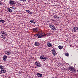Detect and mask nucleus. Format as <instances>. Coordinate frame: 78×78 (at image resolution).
I'll list each match as a JSON object with an SVG mask.
<instances>
[{
    "instance_id": "0eeeda50",
    "label": "nucleus",
    "mask_w": 78,
    "mask_h": 78,
    "mask_svg": "<svg viewBox=\"0 0 78 78\" xmlns=\"http://www.w3.org/2000/svg\"><path fill=\"white\" fill-rule=\"evenodd\" d=\"M7 58H8V56L5 55L3 57V60L4 61H6V60Z\"/></svg>"
},
{
    "instance_id": "473e14b6",
    "label": "nucleus",
    "mask_w": 78,
    "mask_h": 78,
    "mask_svg": "<svg viewBox=\"0 0 78 78\" xmlns=\"http://www.w3.org/2000/svg\"><path fill=\"white\" fill-rule=\"evenodd\" d=\"M23 2H25V1H26V0H22V1Z\"/></svg>"
},
{
    "instance_id": "393cba45",
    "label": "nucleus",
    "mask_w": 78,
    "mask_h": 78,
    "mask_svg": "<svg viewBox=\"0 0 78 78\" xmlns=\"http://www.w3.org/2000/svg\"><path fill=\"white\" fill-rule=\"evenodd\" d=\"M54 17H55V18H59V17H58V16H54Z\"/></svg>"
},
{
    "instance_id": "f257e3e1",
    "label": "nucleus",
    "mask_w": 78,
    "mask_h": 78,
    "mask_svg": "<svg viewBox=\"0 0 78 78\" xmlns=\"http://www.w3.org/2000/svg\"><path fill=\"white\" fill-rule=\"evenodd\" d=\"M49 27L52 31H56V27L54 25L51 24L49 25Z\"/></svg>"
},
{
    "instance_id": "1a4fd4ad",
    "label": "nucleus",
    "mask_w": 78,
    "mask_h": 78,
    "mask_svg": "<svg viewBox=\"0 0 78 78\" xmlns=\"http://www.w3.org/2000/svg\"><path fill=\"white\" fill-rule=\"evenodd\" d=\"M9 3L10 4V5H13V4H15L14 3V2L12 0H10L9 1Z\"/></svg>"
},
{
    "instance_id": "c756f323",
    "label": "nucleus",
    "mask_w": 78,
    "mask_h": 78,
    "mask_svg": "<svg viewBox=\"0 0 78 78\" xmlns=\"http://www.w3.org/2000/svg\"><path fill=\"white\" fill-rule=\"evenodd\" d=\"M44 35H41V37H44Z\"/></svg>"
},
{
    "instance_id": "4468645a",
    "label": "nucleus",
    "mask_w": 78,
    "mask_h": 78,
    "mask_svg": "<svg viewBox=\"0 0 78 78\" xmlns=\"http://www.w3.org/2000/svg\"><path fill=\"white\" fill-rule=\"evenodd\" d=\"M37 75L38 76H39V77H42V75L39 73H37Z\"/></svg>"
},
{
    "instance_id": "5701e85b",
    "label": "nucleus",
    "mask_w": 78,
    "mask_h": 78,
    "mask_svg": "<svg viewBox=\"0 0 78 78\" xmlns=\"http://www.w3.org/2000/svg\"><path fill=\"white\" fill-rule=\"evenodd\" d=\"M3 66L2 65H0V69H2L3 68Z\"/></svg>"
},
{
    "instance_id": "f704fd0d",
    "label": "nucleus",
    "mask_w": 78,
    "mask_h": 78,
    "mask_svg": "<svg viewBox=\"0 0 78 78\" xmlns=\"http://www.w3.org/2000/svg\"><path fill=\"white\" fill-rule=\"evenodd\" d=\"M7 53H8V52H5V54H7Z\"/></svg>"
},
{
    "instance_id": "bb28decb",
    "label": "nucleus",
    "mask_w": 78,
    "mask_h": 78,
    "mask_svg": "<svg viewBox=\"0 0 78 78\" xmlns=\"http://www.w3.org/2000/svg\"><path fill=\"white\" fill-rule=\"evenodd\" d=\"M29 14H32V12H30L29 13Z\"/></svg>"
},
{
    "instance_id": "c85d7f7f",
    "label": "nucleus",
    "mask_w": 78,
    "mask_h": 78,
    "mask_svg": "<svg viewBox=\"0 0 78 78\" xmlns=\"http://www.w3.org/2000/svg\"><path fill=\"white\" fill-rule=\"evenodd\" d=\"M2 5V2H0V5Z\"/></svg>"
},
{
    "instance_id": "9b49d317",
    "label": "nucleus",
    "mask_w": 78,
    "mask_h": 78,
    "mask_svg": "<svg viewBox=\"0 0 78 78\" xmlns=\"http://www.w3.org/2000/svg\"><path fill=\"white\" fill-rule=\"evenodd\" d=\"M47 45L49 47H52V44H51V43H48Z\"/></svg>"
},
{
    "instance_id": "a878e982",
    "label": "nucleus",
    "mask_w": 78,
    "mask_h": 78,
    "mask_svg": "<svg viewBox=\"0 0 78 78\" xmlns=\"http://www.w3.org/2000/svg\"><path fill=\"white\" fill-rule=\"evenodd\" d=\"M1 36H2V38H3V39H4L5 38V37H3V35H1Z\"/></svg>"
},
{
    "instance_id": "a19ab883",
    "label": "nucleus",
    "mask_w": 78,
    "mask_h": 78,
    "mask_svg": "<svg viewBox=\"0 0 78 78\" xmlns=\"http://www.w3.org/2000/svg\"><path fill=\"white\" fill-rule=\"evenodd\" d=\"M4 0L5 1L6 0Z\"/></svg>"
},
{
    "instance_id": "7c9ffc66",
    "label": "nucleus",
    "mask_w": 78,
    "mask_h": 78,
    "mask_svg": "<svg viewBox=\"0 0 78 78\" xmlns=\"http://www.w3.org/2000/svg\"><path fill=\"white\" fill-rule=\"evenodd\" d=\"M38 36H41V35L42 34H38Z\"/></svg>"
},
{
    "instance_id": "4c0bfd02",
    "label": "nucleus",
    "mask_w": 78,
    "mask_h": 78,
    "mask_svg": "<svg viewBox=\"0 0 78 78\" xmlns=\"http://www.w3.org/2000/svg\"><path fill=\"white\" fill-rule=\"evenodd\" d=\"M70 47H72V45H70Z\"/></svg>"
},
{
    "instance_id": "20e7f679",
    "label": "nucleus",
    "mask_w": 78,
    "mask_h": 78,
    "mask_svg": "<svg viewBox=\"0 0 78 78\" xmlns=\"http://www.w3.org/2000/svg\"><path fill=\"white\" fill-rule=\"evenodd\" d=\"M40 59L43 61H44L47 59V58L45 57V56H40Z\"/></svg>"
},
{
    "instance_id": "2eb2a0df",
    "label": "nucleus",
    "mask_w": 78,
    "mask_h": 78,
    "mask_svg": "<svg viewBox=\"0 0 78 78\" xmlns=\"http://www.w3.org/2000/svg\"><path fill=\"white\" fill-rule=\"evenodd\" d=\"M63 47L62 46H58V48L59 49H60V50H61L62 49Z\"/></svg>"
},
{
    "instance_id": "f3484780",
    "label": "nucleus",
    "mask_w": 78,
    "mask_h": 78,
    "mask_svg": "<svg viewBox=\"0 0 78 78\" xmlns=\"http://www.w3.org/2000/svg\"><path fill=\"white\" fill-rule=\"evenodd\" d=\"M65 56H69V55L68 53H65Z\"/></svg>"
},
{
    "instance_id": "58836bf2",
    "label": "nucleus",
    "mask_w": 78,
    "mask_h": 78,
    "mask_svg": "<svg viewBox=\"0 0 78 78\" xmlns=\"http://www.w3.org/2000/svg\"><path fill=\"white\" fill-rule=\"evenodd\" d=\"M1 20H0V22H1Z\"/></svg>"
},
{
    "instance_id": "9d476101",
    "label": "nucleus",
    "mask_w": 78,
    "mask_h": 78,
    "mask_svg": "<svg viewBox=\"0 0 78 78\" xmlns=\"http://www.w3.org/2000/svg\"><path fill=\"white\" fill-rule=\"evenodd\" d=\"M29 22H31V23H34V24L36 23V22H35V21L34 20H30Z\"/></svg>"
},
{
    "instance_id": "aec40b11",
    "label": "nucleus",
    "mask_w": 78,
    "mask_h": 78,
    "mask_svg": "<svg viewBox=\"0 0 78 78\" xmlns=\"http://www.w3.org/2000/svg\"><path fill=\"white\" fill-rule=\"evenodd\" d=\"M10 54L11 53H10V52L7 51V55H10Z\"/></svg>"
},
{
    "instance_id": "b1692460",
    "label": "nucleus",
    "mask_w": 78,
    "mask_h": 78,
    "mask_svg": "<svg viewBox=\"0 0 78 78\" xmlns=\"http://www.w3.org/2000/svg\"><path fill=\"white\" fill-rule=\"evenodd\" d=\"M26 11H27V12H28V13H29L30 12V10H26Z\"/></svg>"
},
{
    "instance_id": "72a5a7b5",
    "label": "nucleus",
    "mask_w": 78,
    "mask_h": 78,
    "mask_svg": "<svg viewBox=\"0 0 78 78\" xmlns=\"http://www.w3.org/2000/svg\"><path fill=\"white\" fill-rule=\"evenodd\" d=\"M2 73V72L0 71V74H1Z\"/></svg>"
},
{
    "instance_id": "ddd939ff",
    "label": "nucleus",
    "mask_w": 78,
    "mask_h": 78,
    "mask_svg": "<svg viewBox=\"0 0 78 78\" xmlns=\"http://www.w3.org/2000/svg\"><path fill=\"white\" fill-rule=\"evenodd\" d=\"M7 9L9 11V12H12V9H11L9 8H8Z\"/></svg>"
},
{
    "instance_id": "dca6fc26",
    "label": "nucleus",
    "mask_w": 78,
    "mask_h": 78,
    "mask_svg": "<svg viewBox=\"0 0 78 78\" xmlns=\"http://www.w3.org/2000/svg\"><path fill=\"white\" fill-rule=\"evenodd\" d=\"M52 34H50V33H48L46 35H47V36H50V35H51Z\"/></svg>"
},
{
    "instance_id": "f8f14e48",
    "label": "nucleus",
    "mask_w": 78,
    "mask_h": 78,
    "mask_svg": "<svg viewBox=\"0 0 78 78\" xmlns=\"http://www.w3.org/2000/svg\"><path fill=\"white\" fill-rule=\"evenodd\" d=\"M34 45L35 46H39V42L36 41L34 44Z\"/></svg>"
},
{
    "instance_id": "39448f33",
    "label": "nucleus",
    "mask_w": 78,
    "mask_h": 78,
    "mask_svg": "<svg viewBox=\"0 0 78 78\" xmlns=\"http://www.w3.org/2000/svg\"><path fill=\"white\" fill-rule=\"evenodd\" d=\"M33 30L34 32H37L39 30V28H34L33 29Z\"/></svg>"
},
{
    "instance_id": "6e6552de",
    "label": "nucleus",
    "mask_w": 78,
    "mask_h": 78,
    "mask_svg": "<svg viewBox=\"0 0 78 78\" xmlns=\"http://www.w3.org/2000/svg\"><path fill=\"white\" fill-rule=\"evenodd\" d=\"M35 65L38 67H40L41 66V64H40V63H37V62L35 63Z\"/></svg>"
},
{
    "instance_id": "6ab92c4d",
    "label": "nucleus",
    "mask_w": 78,
    "mask_h": 78,
    "mask_svg": "<svg viewBox=\"0 0 78 78\" xmlns=\"http://www.w3.org/2000/svg\"><path fill=\"white\" fill-rule=\"evenodd\" d=\"M1 22H2V23H5V21L3 20H1Z\"/></svg>"
},
{
    "instance_id": "7ed1b4c3",
    "label": "nucleus",
    "mask_w": 78,
    "mask_h": 78,
    "mask_svg": "<svg viewBox=\"0 0 78 78\" xmlns=\"http://www.w3.org/2000/svg\"><path fill=\"white\" fill-rule=\"evenodd\" d=\"M73 31L74 32H76V33H78V28L77 27H74L73 29Z\"/></svg>"
},
{
    "instance_id": "f03ea898",
    "label": "nucleus",
    "mask_w": 78,
    "mask_h": 78,
    "mask_svg": "<svg viewBox=\"0 0 78 78\" xmlns=\"http://www.w3.org/2000/svg\"><path fill=\"white\" fill-rule=\"evenodd\" d=\"M68 70H70L72 72H76V71L72 67H69Z\"/></svg>"
},
{
    "instance_id": "423d86ee",
    "label": "nucleus",
    "mask_w": 78,
    "mask_h": 78,
    "mask_svg": "<svg viewBox=\"0 0 78 78\" xmlns=\"http://www.w3.org/2000/svg\"><path fill=\"white\" fill-rule=\"evenodd\" d=\"M52 54L54 56H55L57 53H56V51H55V50L54 49L53 50H52Z\"/></svg>"
},
{
    "instance_id": "ea45409f",
    "label": "nucleus",
    "mask_w": 78,
    "mask_h": 78,
    "mask_svg": "<svg viewBox=\"0 0 78 78\" xmlns=\"http://www.w3.org/2000/svg\"><path fill=\"white\" fill-rule=\"evenodd\" d=\"M20 0V1H22V0Z\"/></svg>"
},
{
    "instance_id": "412c9836",
    "label": "nucleus",
    "mask_w": 78,
    "mask_h": 78,
    "mask_svg": "<svg viewBox=\"0 0 78 78\" xmlns=\"http://www.w3.org/2000/svg\"><path fill=\"white\" fill-rule=\"evenodd\" d=\"M2 71L3 73H5L6 72V70H3Z\"/></svg>"
},
{
    "instance_id": "a211bd4d",
    "label": "nucleus",
    "mask_w": 78,
    "mask_h": 78,
    "mask_svg": "<svg viewBox=\"0 0 78 78\" xmlns=\"http://www.w3.org/2000/svg\"><path fill=\"white\" fill-rule=\"evenodd\" d=\"M1 33H2V34H5V33H6V32H5L3 31H2Z\"/></svg>"
},
{
    "instance_id": "c9c22d12",
    "label": "nucleus",
    "mask_w": 78,
    "mask_h": 78,
    "mask_svg": "<svg viewBox=\"0 0 78 78\" xmlns=\"http://www.w3.org/2000/svg\"><path fill=\"white\" fill-rule=\"evenodd\" d=\"M3 70V68H2V71Z\"/></svg>"
},
{
    "instance_id": "4be33fe9",
    "label": "nucleus",
    "mask_w": 78,
    "mask_h": 78,
    "mask_svg": "<svg viewBox=\"0 0 78 78\" xmlns=\"http://www.w3.org/2000/svg\"><path fill=\"white\" fill-rule=\"evenodd\" d=\"M34 36L36 37H38V36H39V35H38V34H35L34 35Z\"/></svg>"
},
{
    "instance_id": "2f4dec72",
    "label": "nucleus",
    "mask_w": 78,
    "mask_h": 78,
    "mask_svg": "<svg viewBox=\"0 0 78 78\" xmlns=\"http://www.w3.org/2000/svg\"><path fill=\"white\" fill-rule=\"evenodd\" d=\"M41 36H38V38H41Z\"/></svg>"
},
{
    "instance_id": "cd10ccee",
    "label": "nucleus",
    "mask_w": 78,
    "mask_h": 78,
    "mask_svg": "<svg viewBox=\"0 0 78 78\" xmlns=\"http://www.w3.org/2000/svg\"><path fill=\"white\" fill-rule=\"evenodd\" d=\"M12 9H16V8L13 7V8H12Z\"/></svg>"
},
{
    "instance_id": "e433bc0d",
    "label": "nucleus",
    "mask_w": 78,
    "mask_h": 78,
    "mask_svg": "<svg viewBox=\"0 0 78 78\" xmlns=\"http://www.w3.org/2000/svg\"><path fill=\"white\" fill-rule=\"evenodd\" d=\"M13 8V7H10V8Z\"/></svg>"
}]
</instances>
